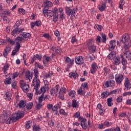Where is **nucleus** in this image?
Here are the masks:
<instances>
[{"mask_svg":"<svg viewBox=\"0 0 131 131\" xmlns=\"http://www.w3.org/2000/svg\"><path fill=\"white\" fill-rule=\"evenodd\" d=\"M33 129L34 131H40V127L36 125H33Z\"/></svg>","mask_w":131,"mask_h":131,"instance_id":"nucleus-42","label":"nucleus"},{"mask_svg":"<svg viewBox=\"0 0 131 131\" xmlns=\"http://www.w3.org/2000/svg\"><path fill=\"white\" fill-rule=\"evenodd\" d=\"M75 62L76 64H78V65H80V64H83V62L81 60L80 57H77L75 59Z\"/></svg>","mask_w":131,"mask_h":131,"instance_id":"nucleus-28","label":"nucleus"},{"mask_svg":"<svg viewBox=\"0 0 131 131\" xmlns=\"http://www.w3.org/2000/svg\"><path fill=\"white\" fill-rule=\"evenodd\" d=\"M27 110H31L32 109V107H33V103L29 102L26 105Z\"/></svg>","mask_w":131,"mask_h":131,"instance_id":"nucleus-29","label":"nucleus"},{"mask_svg":"<svg viewBox=\"0 0 131 131\" xmlns=\"http://www.w3.org/2000/svg\"><path fill=\"white\" fill-rule=\"evenodd\" d=\"M9 67H10V64L8 63H6L2 68V70L3 71L4 74H7V71L9 69Z\"/></svg>","mask_w":131,"mask_h":131,"instance_id":"nucleus-21","label":"nucleus"},{"mask_svg":"<svg viewBox=\"0 0 131 131\" xmlns=\"http://www.w3.org/2000/svg\"><path fill=\"white\" fill-rule=\"evenodd\" d=\"M53 6V3H51L50 1H47L44 3L45 8H51Z\"/></svg>","mask_w":131,"mask_h":131,"instance_id":"nucleus-24","label":"nucleus"},{"mask_svg":"<svg viewBox=\"0 0 131 131\" xmlns=\"http://www.w3.org/2000/svg\"><path fill=\"white\" fill-rule=\"evenodd\" d=\"M48 123L49 126H50V127L52 126H54L55 124V122H54L52 120H49L48 122Z\"/></svg>","mask_w":131,"mask_h":131,"instance_id":"nucleus-52","label":"nucleus"},{"mask_svg":"<svg viewBox=\"0 0 131 131\" xmlns=\"http://www.w3.org/2000/svg\"><path fill=\"white\" fill-rule=\"evenodd\" d=\"M94 28H97L99 31H101L103 29V27L99 25H95Z\"/></svg>","mask_w":131,"mask_h":131,"instance_id":"nucleus-48","label":"nucleus"},{"mask_svg":"<svg viewBox=\"0 0 131 131\" xmlns=\"http://www.w3.org/2000/svg\"><path fill=\"white\" fill-rule=\"evenodd\" d=\"M59 108H61V106H60V104H56L55 105L53 106V108H52V111H57L58 109Z\"/></svg>","mask_w":131,"mask_h":131,"instance_id":"nucleus-37","label":"nucleus"},{"mask_svg":"<svg viewBox=\"0 0 131 131\" xmlns=\"http://www.w3.org/2000/svg\"><path fill=\"white\" fill-rule=\"evenodd\" d=\"M18 106L19 108H24V107L26 106V104H25V102H24V100H20L18 103Z\"/></svg>","mask_w":131,"mask_h":131,"instance_id":"nucleus-26","label":"nucleus"},{"mask_svg":"<svg viewBox=\"0 0 131 131\" xmlns=\"http://www.w3.org/2000/svg\"><path fill=\"white\" fill-rule=\"evenodd\" d=\"M124 85H125L124 91H128V90H130L131 84L128 78H126L125 79Z\"/></svg>","mask_w":131,"mask_h":131,"instance_id":"nucleus-7","label":"nucleus"},{"mask_svg":"<svg viewBox=\"0 0 131 131\" xmlns=\"http://www.w3.org/2000/svg\"><path fill=\"white\" fill-rule=\"evenodd\" d=\"M52 76H53V73L52 72H49V73L45 74V77H46V78H50V77H52Z\"/></svg>","mask_w":131,"mask_h":131,"instance_id":"nucleus-55","label":"nucleus"},{"mask_svg":"<svg viewBox=\"0 0 131 131\" xmlns=\"http://www.w3.org/2000/svg\"><path fill=\"white\" fill-rule=\"evenodd\" d=\"M20 35H22L23 37L25 38H28L30 37V33H24L23 32L22 34H21Z\"/></svg>","mask_w":131,"mask_h":131,"instance_id":"nucleus-34","label":"nucleus"},{"mask_svg":"<svg viewBox=\"0 0 131 131\" xmlns=\"http://www.w3.org/2000/svg\"><path fill=\"white\" fill-rule=\"evenodd\" d=\"M127 49H125V55H126V58H131V52L129 50H126Z\"/></svg>","mask_w":131,"mask_h":131,"instance_id":"nucleus-35","label":"nucleus"},{"mask_svg":"<svg viewBox=\"0 0 131 131\" xmlns=\"http://www.w3.org/2000/svg\"><path fill=\"white\" fill-rule=\"evenodd\" d=\"M51 50L57 54H61L62 53V49L59 47H52Z\"/></svg>","mask_w":131,"mask_h":131,"instance_id":"nucleus-14","label":"nucleus"},{"mask_svg":"<svg viewBox=\"0 0 131 131\" xmlns=\"http://www.w3.org/2000/svg\"><path fill=\"white\" fill-rule=\"evenodd\" d=\"M16 117H14V119H15V121L20 119V118H22V117H24V114L21 113V111H18L15 113Z\"/></svg>","mask_w":131,"mask_h":131,"instance_id":"nucleus-11","label":"nucleus"},{"mask_svg":"<svg viewBox=\"0 0 131 131\" xmlns=\"http://www.w3.org/2000/svg\"><path fill=\"white\" fill-rule=\"evenodd\" d=\"M65 10L67 15L68 16H71L72 17L74 16L77 12V8H74L72 10L69 7H66Z\"/></svg>","mask_w":131,"mask_h":131,"instance_id":"nucleus-4","label":"nucleus"},{"mask_svg":"<svg viewBox=\"0 0 131 131\" xmlns=\"http://www.w3.org/2000/svg\"><path fill=\"white\" fill-rule=\"evenodd\" d=\"M69 76L71 78H76L78 77V74L76 72H71L69 73Z\"/></svg>","mask_w":131,"mask_h":131,"instance_id":"nucleus-22","label":"nucleus"},{"mask_svg":"<svg viewBox=\"0 0 131 131\" xmlns=\"http://www.w3.org/2000/svg\"><path fill=\"white\" fill-rule=\"evenodd\" d=\"M22 40H23V38L20 36L16 37L15 39L16 42H19V43H22Z\"/></svg>","mask_w":131,"mask_h":131,"instance_id":"nucleus-41","label":"nucleus"},{"mask_svg":"<svg viewBox=\"0 0 131 131\" xmlns=\"http://www.w3.org/2000/svg\"><path fill=\"white\" fill-rule=\"evenodd\" d=\"M79 116H80V113H79V112L76 113V114L74 115V117H75V118L79 117L78 120L81 122V126L82 128H83V129L85 130L88 128V125L85 124V122H86V119Z\"/></svg>","mask_w":131,"mask_h":131,"instance_id":"nucleus-1","label":"nucleus"},{"mask_svg":"<svg viewBox=\"0 0 131 131\" xmlns=\"http://www.w3.org/2000/svg\"><path fill=\"white\" fill-rule=\"evenodd\" d=\"M6 40L8 42H9L10 45H11V46H13V45H15V41H13L12 40V39H11V38H10L9 37H7L6 38Z\"/></svg>","mask_w":131,"mask_h":131,"instance_id":"nucleus-39","label":"nucleus"},{"mask_svg":"<svg viewBox=\"0 0 131 131\" xmlns=\"http://www.w3.org/2000/svg\"><path fill=\"white\" fill-rule=\"evenodd\" d=\"M73 62H74V60L73 59H70L69 57H67L66 58L65 63L66 64H70V66H71L73 64Z\"/></svg>","mask_w":131,"mask_h":131,"instance_id":"nucleus-20","label":"nucleus"},{"mask_svg":"<svg viewBox=\"0 0 131 131\" xmlns=\"http://www.w3.org/2000/svg\"><path fill=\"white\" fill-rule=\"evenodd\" d=\"M59 112L60 114L63 115L64 116H67V115H68V114L65 112V110H64V109H60Z\"/></svg>","mask_w":131,"mask_h":131,"instance_id":"nucleus-50","label":"nucleus"},{"mask_svg":"<svg viewBox=\"0 0 131 131\" xmlns=\"http://www.w3.org/2000/svg\"><path fill=\"white\" fill-rule=\"evenodd\" d=\"M116 41L115 40H112L110 41L109 45V51H112V50H114L115 49V47H116Z\"/></svg>","mask_w":131,"mask_h":131,"instance_id":"nucleus-10","label":"nucleus"},{"mask_svg":"<svg viewBox=\"0 0 131 131\" xmlns=\"http://www.w3.org/2000/svg\"><path fill=\"white\" fill-rule=\"evenodd\" d=\"M40 92H38V94H41V93H42V94H43V95H45V93H46L47 90H46V88H45V86H42L40 88Z\"/></svg>","mask_w":131,"mask_h":131,"instance_id":"nucleus-43","label":"nucleus"},{"mask_svg":"<svg viewBox=\"0 0 131 131\" xmlns=\"http://www.w3.org/2000/svg\"><path fill=\"white\" fill-rule=\"evenodd\" d=\"M116 56V52L114 51H112L107 56L108 59L109 60H113L114 59Z\"/></svg>","mask_w":131,"mask_h":131,"instance_id":"nucleus-16","label":"nucleus"},{"mask_svg":"<svg viewBox=\"0 0 131 131\" xmlns=\"http://www.w3.org/2000/svg\"><path fill=\"white\" fill-rule=\"evenodd\" d=\"M115 84V81L114 80H109L105 82L104 84V88H109L110 86H113Z\"/></svg>","mask_w":131,"mask_h":131,"instance_id":"nucleus-12","label":"nucleus"},{"mask_svg":"<svg viewBox=\"0 0 131 131\" xmlns=\"http://www.w3.org/2000/svg\"><path fill=\"white\" fill-rule=\"evenodd\" d=\"M51 95L52 96H55V94H57V92H56V89H52L50 91Z\"/></svg>","mask_w":131,"mask_h":131,"instance_id":"nucleus-56","label":"nucleus"},{"mask_svg":"<svg viewBox=\"0 0 131 131\" xmlns=\"http://www.w3.org/2000/svg\"><path fill=\"white\" fill-rule=\"evenodd\" d=\"M18 75H19V73L17 72H14L13 74L12 78H16V77H18Z\"/></svg>","mask_w":131,"mask_h":131,"instance_id":"nucleus-62","label":"nucleus"},{"mask_svg":"<svg viewBox=\"0 0 131 131\" xmlns=\"http://www.w3.org/2000/svg\"><path fill=\"white\" fill-rule=\"evenodd\" d=\"M121 59H122L121 63L122 65H127V61L124 59V57H123V55H120Z\"/></svg>","mask_w":131,"mask_h":131,"instance_id":"nucleus-27","label":"nucleus"},{"mask_svg":"<svg viewBox=\"0 0 131 131\" xmlns=\"http://www.w3.org/2000/svg\"><path fill=\"white\" fill-rule=\"evenodd\" d=\"M113 100H112V97L107 98V105L108 107H111L112 105H113V103H112Z\"/></svg>","mask_w":131,"mask_h":131,"instance_id":"nucleus-33","label":"nucleus"},{"mask_svg":"<svg viewBox=\"0 0 131 131\" xmlns=\"http://www.w3.org/2000/svg\"><path fill=\"white\" fill-rule=\"evenodd\" d=\"M83 89L81 88H79L77 90V93L80 96H83L85 94V92L84 91Z\"/></svg>","mask_w":131,"mask_h":131,"instance_id":"nucleus-25","label":"nucleus"},{"mask_svg":"<svg viewBox=\"0 0 131 131\" xmlns=\"http://www.w3.org/2000/svg\"><path fill=\"white\" fill-rule=\"evenodd\" d=\"M20 88L22 89L23 92L24 93H27L28 92V90H29V85L25 83H20Z\"/></svg>","mask_w":131,"mask_h":131,"instance_id":"nucleus-9","label":"nucleus"},{"mask_svg":"<svg viewBox=\"0 0 131 131\" xmlns=\"http://www.w3.org/2000/svg\"><path fill=\"white\" fill-rule=\"evenodd\" d=\"M103 125H104L105 126H107V127H109V126H111L112 125V123L108 121H105L103 123Z\"/></svg>","mask_w":131,"mask_h":131,"instance_id":"nucleus-51","label":"nucleus"},{"mask_svg":"<svg viewBox=\"0 0 131 131\" xmlns=\"http://www.w3.org/2000/svg\"><path fill=\"white\" fill-rule=\"evenodd\" d=\"M11 82H12V79H11V78L9 79L8 78L5 79V83L6 84H11Z\"/></svg>","mask_w":131,"mask_h":131,"instance_id":"nucleus-46","label":"nucleus"},{"mask_svg":"<svg viewBox=\"0 0 131 131\" xmlns=\"http://www.w3.org/2000/svg\"><path fill=\"white\" fill-rule=\"evenodd\" d=\"M35 82L36 83L34 84V85H35L34 89V90H35L36 93H37V91H38V88L40 86V81L39 80V79H38V80H35Z\"/></svg>","mask_w":131,"mask_h":131,"instance_id":"nucleus-13","label":"nucleus"},{"mask_svg":"<svg viewBox=\"0 0 131 131\" xmlns=\"http://www.w3.org/2000/svg\"><path fill=\"white\" fill-rule=\"evenodd\" d=\"M128 40H129V36L127 34H124L120 39V42L122 43H124L125 46L124 48L125 50H128L130 47L128 44Z\"/></svg>","mask_w":131,"mask_h":131,"instance_id":"nucleus-2","label":"nucleus"},{"mask_svg":"<svg viewBox=\"0 0 131 131\" xmlns=\"http://www.w3.org/2000/svg\"><path fill=\"white\" fill-rule=\"evenodd\" d=\"M34 72L35 78L33 79V81H32L33 83H34V82H35V80H38L39 79H37V77H38V71L35 69Z\"/></svg>","mask_w":131,"mask_h":131,"instance_id":"nucleus-19","label":"nucleus"},{"mask_svg":"<svg viewBox=\"0 0 131 131\" xmlns=\"http://www.w3.org/2000/svg\"><path fill=\"white\" fill-rule=\"evenodd\" d=\"M4 98L6 101H11V99H12V95L10 92H5Z\"/></svg>","mask_w":131,"mask_h":131,"instance_id":"nucleus-15","label":"nucleus"},{"mask_svg":"<svg viewBox=\"0 0 131 131\" xmlns=\"http://www.w3.org/2000/svg\"><path fill=\"white\" fill-rule=\"evenodd\" d=\"M80 89H82V90H88V83L87 82H84L82 83L80 88Z\"/></svg>","mask_w":131,"mask_h":131,"instance_id":"nucleus-30","label":"nucleus"},{"mask_svg":"<svg viewBox=\"0 0 131 131\" xmlns=\"http://www.w3.org/2000/svg\"><path fill=\"white\" fill-rule=\"evenodd\" d=\"M31 127V121H27L26 123V126H25L26 128H27L28 129Z\"/></svg>","mask_w":131,"mask_h":131,"instance_id":"nucleus-44","label":"nucleus"},{"mask_svg":"<svg viewBox=\"0 0 131 131\" xmlns=\"http://www.w3.org/2000/svg\"><path fill=\"white\" fill-rule=\"evenodd\" d=\"M43 14L45 17H47V18H51V17L54 16L53 11L48 9H43Z\"/></svg>","mask_w":131,"mask_h":131,"instance_id":"nucleus-5","label":"nucleus"},{"mask_svg":"<svg viewBox=\"0 0 131 131\" xmlns=\"http://www.w3.org/2000/svg\"><path fill=\"white\" fill-rule=\"evenodd\" d=\"M109 96V92L106 91L104 92L101 94V99H104V98H107Z\"/></svg>","mask_w":131,"mask_h":131,"instance_id":"nucleus-32","label":"nucleus"},{"mask_svg":"<svg viewBox=\"0 0 131 131\" xmlns=\"http://www.w3.org/2000/svg\"><path fill=\"white\" fill-rule=\"evenodd\" d=\"M53 20L54 22H55V23L57 22V21H58V15H57L56 14L53 15Z\"/></svg>","mask_w":131,"mask_h":131,"instance_id":"nucleus-63","label":"nucleus"},{"mask_svg":"<svg viewBox=\"0 0 131 131\" xmlns=\"http://www.w3.org/2000/svg\"><path fill=\"white\" fill-rule=\"evenodd\" d=\"M43 37H45V38H47V39H51V36H50L49 34H44Z\"/></svg>","mask_w":131,"mask_h":131,"instance_id":"nucleus-61","label":"nucleus"},{"mask_svg":"<svg viewBox=\"0 0 131 131\" xmlns=\"http://www.w3.org/2000/svg\"><path fill=\"white\" fill-rule=\"evenodd\" d=\"M45 96V94H42L41 96L38 98V102L40 103H42V101L44 100L43 97Z\"/></svg>","mask_w":131,"mask_h":131,"instance_id":"nucleus-49","label":"nucleus"},{"mask_svg":"<svg viewBox=\"0 0 131 131\" xmlns=\"http://www.w3.org/2000/svg\"><path fill=\"white\" fill-rule=\"evenodd\" d=\"M106 3H102L101 6L99 7V11H101V12H103L106 9Z\"/></svg>","mask_w":131,"mask_h":131,"instance_id":"nucleus-31","label":"nucleus"},{"mask_svg":"<svg viewBox=\"0 0 131 131\" xmlns=\"http://www.w3.org/2000/svg\"><path fill=\"white\" fill-rule=\"evenodd\" d=\"M2 19H3V21L6 22V23H9V18H8V17L6 16H3Z\"/></svg>","mask_w":131,"mask_h":131,"instance_id":"nucleus-60","label":"nucleus"},{"mask_svg":"<svg viewBox=\"0 0 131 131\" xmlns=\"http://www.w3.org/2000/svg\"><path fill=\"white\" fill-rule=\"evenodd\" d=\"M104 75L105 76H106L107 74H108V73H109V71H110V70L107 69V68L105 67L104 68Z\"/></svg>","mask_w":131,"mask_h":131,"instance_id":"nucleus-57","label":"nucleus"},{"mask_svg":"<svg viewBox=\"0 0 131 131\" xmlns=\"http://www.w3.org/2000/svg\"><path fill=\"white\" fill-rule=\"evenodd\" d=\"M96 63H94L91 66L92 69L91 70V73L92 74L96 73V71H97V69H96Z\"/></svg>","mask_w":131,"mask_h":131,"instance_id":"nucleus-23","label":"nucleus"},{"mask_svg":"<svg viewBox=\"0 0 131 131\" xmlns=\"http://www.w3.org/2000/svg\"><path fill=\"white\" fill-rule=\"evenodd\" d=\"M47 108L49 110H52L53 108V104L49 103L47 104Z\"/></svg>","mask_w":131,"mask_h":131,"instance_id":"nucleus-59","label":"nucleus"},{"mask_svg":"<svg viewBox=\"0 0 131 131\" xmlns=\"http://www.w3.org/2000/svg\"><path fill=\"white\" fill-rule=\"evenodd\" d=\"M15 45H16V46H15L14 50H16L17 51H19V49H20V48H21V45H20V43H19V42H15Z\"/></svg>","mask_w":131,"mask_h":131,"instance_id":"nucleus-45","label":"nucleus"},{"mask_svg":"<svg viewBox=\"0 0 131 131\" xmlns=\"http://www.w3.org/2000/svg\"><path fill=\"white\" fill-rule=\"evenodd\" d=\"M63 94H66L67 91L66 89L65 88H62L61 89H60V92H59V95H62Z\"/></svg>","mask_w":131,"mask_h":131,"instance_id":"nucleus-47","label":"nucleus"},{"mask_svg":"<svg viewBox=\"0 0 131 131\" xmlns=\"http://www.w3.org/2000/svg\"><path fill=\"white\" fill-rule=\"evenodd\" d=\"M34 57L36 60V59H38L39 61H41V58H42V56H41V54H36L34 55Z\"/></svg>","mask_w":131,"mask_h":131,"instance_id":"nucleus-38","label":"nucleus"},{"mask_svg":"<svg viewBox=\"0 0 131 131\" xmlns=\"http://www.w3.org/2000/svg\"><path fill=\"white\" fill-rule=\"evenodd\" d=\"M115 77L116 82L119 84H120L122 82V80H123V75L122 74H117L115 75Z\"/></svg>","mask_w":131,"mask_h":131,"instance_id":"nucleus-6","label":"nucleus"},{"mask_svg":"<svg viewBox=\"0 0 131 131\" xmlns=\"http://www.w3.org/2000/svg\"><path fill=\"white\" fill-rule=\"evenodd\" d=\"M78 106V103L76 102V100H72V107L73 108H76Z\"/></svg>","mask_w":131,"mask_h":131,"instance_id":"nucleus-40","label":"nucleus"},{"mask_svg":"<svg viewBox=\"0 0 131 131\" xmlns=\"http://www.w3.org/2000/svg\"><path fill=\"white\" fill-rule=\"evenodd\" d=\"M120 63V58L116 57L114 60V65H119Z\"/></svg>","mask_w":131,"mask_h":131,"instance_id":"nucleus-36","label":"nucleus"},{"mask_svg":"<svg viewBox=\"0 0 131 131\" xmlns=\"http://www.w3.org/2000/svg\"><path fill=\"white\" fill-rule=\"evenodd\" d=\"M33 75L30 74V71H28L26 72L25 77L27 79H28L29 81H31V79H32Z\"/></svg>","mask_w":131,"mask_h":131,"instance_id":"nucleus-17","label":"nucleus"},{"mask_svg":"<svg viewBox=\"0 0 131 131\" xmlns=\"http://www.w3.org/2000/svg\"><path fill=\"white\" fill-rule=\"evenodd\" d=\"M23 31H24V28H18L17 27V28H15L12 31L11 34H12V35L14 36L16 33H21L23 32Z\"/></svg>","mask_w":131,"mask_h":131,"instance_id":"nucleus-8","label":"nucleus"},{"mask_svg":"<svg viewBox=\"0 0 131 131\" xmlns=\"http://www.w3.org/2000/svg\"><path fill=\"white\" fill-rule=\"evenodd\" d=\"M5 122H6L7 124H10V123H12V122H16L15 117H12L11 118H9L8 119H5Z\"/></svg>","mask_w":131,"mask_h":131,"instance_id":"nucleus-18","label":"nucleus"},{"mask_svg":"<svg viewBox=\"0 0 131 131\" xmlns=\"http://www.w3.org/2000/svg\"><path fill=\"white\" fill-rule=\"evenodd\" d=\"M69 96L71 98H74L75 97V91H71L69 93Z\"/></svg>","mask_w":131,"mask_h":131,"instance_id":"nucleus-54","label":"nucleus"},{"mask_svg":"<svg viewBox=\"0 0 131 131\" xmlns=\"http://www.w3.org/2000/svg\"><path fill=\"white\" fill-rule=\"evenodd\" d=\"M86 46L88 48L90 54H92V56H94V54H94V53H95L96 51V46L94 45L93 39L89 40L86 42Z\"/></svg>","mask_w":131,"mask_h":131,"instance_id":"nucleus-3","label":"nucleus"},{"mask_svg":"<svg viewBox=\"0 0 131 131\" xmlns=\"http://www.w3.org/2000/svg\"><path fill=\"white\" fill-rule=\"evenodd\" d=\"M54 34L57 37H58V40L60 41L61 39V38H60L59 36H60V32H59L58 31H55L54 32Z\"/></svg>","mask_w":131,"mask_h":131,"instance_id":"nucleus-53","label":"nucleus"},{"mask_svg":"<svg viewBox=\"0 0 131 131\" xmlns=\"http://www.w3.org/2000/svg\"><path fill=\"white\" fill-rule=\"evenodd\" d=\"M35 66H36L38 67V68H39L40 69H43V66L38 64L37 62L35 63Z\"/></svg>","mask_w":131,"mask_h":131,"instance_id":"nucleus-58","label":"nucleus"},{"mask_svg":"<svg viewBox=\"0 0 131 131\" xmlns=\"http://www.w3.org/2000/svg\"><path fill=\"white\" fill-rule=\"evenodd\" d=\"M102 42L105 43L106 42V35L102 34Z\"/></svg>","mask_w":131,"mask_h":131,"instance_id":"nucleus-64","label":"nucleus"}]
</instances>
